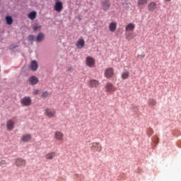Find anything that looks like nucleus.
Instances as JSON below:
<instances>
[{
  "mask_svg": "<svg viewBox=\"0 0 181 181\" xmlns=\"http://www.w3.org/2000/svg\"><path fill=\"white\" fill-rule=\"evenodd\" d=\"M40 28H41V26L40 25H35L34 27H33V30H34V32H36V30H37V29H40Z\"/></svg>",
  "mask_w": 181,
  "mask_h": 181,
  "instance_id": "obj_31",
  "label": "nucleus"
},
{
  "mask_svg": "<svg viewBox=\"0 0 181 181\" xmlns=\"http://www.w3.org/2000/svg\"><path fill=\"white\" fill-rule=\"evenodd\" d=\"M148 104L150 105H156V100H155L154 99H150L148 100Z\"/></svg>",
  "mask_w": 181,
  "mask_h": 181,
  "instance_id": "obj_26",
  "label": "nucleus"
},
{
  "mask_svg": "<svg viewBox=\"0 0 181 181\" xmlns=\"http://www.w3.org/2000/svg\"><path fill=\"white\" fill-rule=\"evenodd\" d=\"M110 6H111V3L110 2V0H106L102 2V9L103 11H108Z\"/></svg>",
  "mask_w": 181,
  "mask_h": 181,
  "instance_id": "obj_9",
  "label": "nucleus"
},
{
  "mask_svg": "<svg viewBox=\"0 0 181 181\" xmlns=\"http://www.w3.org/2000/svg\"><path fill=\"white\" fill-rule=\"evenodd\" d=\"M39 67V64H37V62L33 60L31 62L30 69L33 71H36Z\"/></svg>",
  "mask_w": 181,
  "mask_h": 181,
  "instance_id": "obj_16",
  "label": "nucleus"
},
{
  "mask_svg": "<svg viewBox=\"0 0 181 181\" xmlns=\"http://www.w3.org/2000/svg\"><path fill=\"white\" fill-rule=\"evenodd\" d=\"M84 45H86V41H84V39L83 38H79L76 43L77 49H83L84 47Z\"/></svg>",
  "mask_w": 181,
  "mask_h": 181,
  "instance_id": "obj_10",
  "label": "nucleus"
},
{
  "mask_svg": "<svg viewBox=\"0 0 181 181\" xmlns=\"http://www.w3.org/2000/svg\"><path fill=\"white\" fill-rule=\"evenodd\" d=\"M122 80H127V78H129V71H124L121 74Z\"/></svg>",
  "mask_w": 181,
  "mask_h": 181,
  "instance_id": "obj_22",
  "label": "nucleus"
},
{
  "mask_svg": "<svg viewBox=\"0 0 181 181\" xmlns=\"http://www.w3.org/2000/svg\"><path fill=\"white\" fill-rule=\"evenodd\" d=\"M147 134L149 136H151V135H152V134H153V129H152V128H148L147 129Z\"/></svg>",
  "mask_w": 181,
  "mask_h": 181,
  "instance_id": "obj_30",
  "label": "nucleus"
},
{
  "mask_svg": "<svg viewBox=\"0 0 181 181\" xmlns=\"http://www.w3.org/2000/svg\"><path fill=\"white\" fill-rule=\"evenodd\" d=\"M91 149L93 152H101L103 147L100 143L95 142L92 144Z\"/></svg>",
  "mask_w": 181,
  "mask_h": 181,
  "instance_id": "obj_5",
  "label": "nucleus"
},
{
  "mask_svg": "<svg viewBox=\"0 0 181 181\" xmlns=\"http://www.w3.org/2000/svg\"><path fill=\"white\" fill-rule=\"evenodd\" d=\"M114 76V68H107L105 71V77L111 78Z\"/></svg>",
  "mask_w": 181,
  "mask_h": 181,
  "instance_id": "obj_6",
  "label": "nucleus"
},
{
  "mask_svg": "<svg viewBox=\"0 0 181 181\" xmlns=\"http://www.w3.org/2000/svg\"><path fill=\"white\" fill-rule=\"evenodd\" d=\"M138 57H141V59H144L145 57V55H138Z\"/></svg>",
  "mask_w": 181,
  "mask_h": 181,
  "instance_id": "obj_34",
  "label": "nucleus"
},
{
  "mask_svg": "<svg viewBox=\"0 0 181 181\" xmlns=\"http://www.w3.org/2000/svg\"><path fill=\"white\" fill-rule=\"evenodd\" d=\"M6 22L7 25H12V23H13V19H12V17H11V16H6Z\"/></svg>",
  "mask_w": 181,
  "mask_h": 181,
  "instance_id": "obj_25",
  "label": "nucleus"
},
{
  "mask_svg": "<svg viewBox=\"0 0 181 181\" xmlns=\"http://www.w3.org/2000/svg\"><path fill=\"white\" fill-rule=\"evenodd\" d=\"M45 115L48 118H53L56 115V110L54 109L47 108L45 110Z\"/></svg>",
  "mask_w": 181,
  "mask_h": 181,
  "instance_id": "obj_1",
  "label": "nucleus"
},
{
  "mask_svg": "<svg viewBox=\"0 0 181 181\" xmlns=\"http://www.w3.org/2000/svg\"><path fill=\"white\" fill-rule=\"evenodd\" d=\"M126 39H127V40H132V39H134V36H132V34L129 33L126 35Z\"/></svg>",
  "mask_w": 181,
  "mask_h": 181,
  "instance_id": "obj_28",
  "label": "nucleus"
},
{
  "mask_svg": "<svg viewBox=\"0 0 181 181\" xmlns=\"http://www.w3.org/2000/svg\"><path fill=\"white\" fill-rule=\"evenodd\" d=\"M54 138L57 141H63L64 138V134L62 132H55Z\"/></svg>",
  "mask_w": 181,
  "mask_h": 181,
  "instance_id": "obj_11",
  "label": "nucleus"
},
{
  "mask_svg": "<svg viewBox=\"0 0 181 181\" xmlns=\"http://www.w3.org/2000/svg\"><path fill=\"white\" fill-rule=\"evenodd\" d=\"M47 97H49V92L45 91L42 94V98H47Z\"/></svg>",
  "mask_w": 181,
  "mask_h": 181,
  "instance_id": "obj_29",
  "label": "nucleus"
},
{
  "mask_svg": "<svg viewBox=\"0 0 181 181\" xmlns=\"http://www.w3.org/2000/svg\"><path fill=\"white\" fill-rule=\"evenodd\" d=\"M28 40H35V35H28Z\"/></svg>",
  "mask_w": 181,
  "mask_h": 181,
  "instance_id": "obj_32",
  "label": "nucleus"
},
{
  "mask_svg": "<svg viewBox=\"0 0 181 181\" xmlns=\"http://www.w3.org/2000/svg\"><path fill=\"white\" fill-rule=\"evenodd\" d=\"M32 139V135L30 134H24L21 137V141L23 142H29Z\"/></svg>",
  "mask_w": 181,
  "mask_h": 181,
  "instance_id": "obj_18",
  "label": "nucleus"
},
{
  "mask_svg": "<svg viewBox=\"0 0 181 181\" xmlns=\"http://www.w3.org/2000/svg\"><path fill=\"white\" fill-rule=\"evenodd\" d=\"M54 9L56 12H62L63 11V3L60 1H57Z\"/></svg>",
  "mask_w": 181,
  "mask_h": 181,
  "instance_id": "obj_7",
  "label": "nucleus"
},
{
  "mask_svg": "<svg viewBox=\"0 0 181 181\" xmlns=\"http://www.w3.org/2000/svg\"><path fill=\"white\" fill-rule=\"evenodd\" d=\"M29 83L31 86H35V84H37V83H39V78L35 76H33L30 77Z\"/></svg>",
  "mask_w": 181,
  "mask_h": 181,
  "instance_id": "obj_12",
  "label": "nucleus"
},
{
  "mask_svg": "<svg viewBox=\"0 0 181 181\" xmlns=\"http://www.w3.org/2000/svg\"><path fill=\"white\" fill-rule=\"evenodd\" d=\"M156 9V3L155 1H151L148 5V10L151 12H153Z\"/></svg>",
  "mask_w": 181,
  "mask_h": 181,
  "instance_id": "obj_15",
  "label": "nucleus"
},
{
  "mask_svg": "<svg viewBox=\"0 0 181 181\" xmlns=\"http://www.w3.org/2000/svg\"><path fill=\"white\" fill-rule=\"evenodd\" d=\"M21 103L24 107H28L30 105V104H32V99L30 98V97H24L23 99H21Z\"/></svg>",
  "mask_w": 181,
  "mask_h": 181,
  "instance_id": "obj_3",
  "label": "nucleus"
},
{
  "mask_svg": "<svg viewBox=\"0 0 181 181\" xmlns=\"http://www.w3.org/2000/svg\"><path fill=\"white\" fill-rule=\"evenodd\" d=\"M33 94L34 95H37V94H39V90L37 89L34 90Z\"/></svg>",
  "mask_w": 181,
  "mask_h": 181,
  "instance_id": "obj_33",
  "label": "nucleus"
},
{
  "mask_svg": "<svg viewBox=\"0 0 181 181\" xmlns=\"http://www.w3.org/2000/svg\"><path fill=\"white\" fill-rule=\"evenodd\" d=\"M15 165L17 168H21V166H26V160L23 158H17L15 161Z\"/></svg>",
  "mask_w": 181,
  "mask_h": 181,
  "instance_id": "obj_8",
  "label": "nucleus"
},
{
  "mask_svg": "<svg viewBox=\"0 0 181 181\" xmlns=\"http://www.w3.org/2000/svg\"><path fill=\"white\" fill-rule=\"evenodd\" d=\"M105 88L106 93H114V91L117 90V88L111 83H106Z\"/></svg>",
  "mask_w": 181,
  "mask_h": 181,
  "instance_id": "obj_2",
  "label": "nucleus"
},
{
  "mask_svg": "<svg viewBox=\"0 0 181 181\" xmlns=\"http://www.w3.org/2000/svg\"><path fill=\"white\" fill-rule=\"evenodd\" d=\"M0 166H1V168H6V161L5 160L0 161Z\"/></svg>",
  "mask_w": 181,
  "mask_h": 181,
  "instance_id": "obj_27",
  "label": "nucleus"
},
{
  "mask_svg": "<svg viewBox=\"0 0 181 181\" xmlns=\"http://www.w3.org/2000/svg\"><path fill=\"white\" fill-rule=\"evenodd\" d=\"M56 156V152L49 153L45 156L46 159H53Z\"/></svg>",
  "mask_w": 181,
  "mask_h": 181,
  "instance_id": "obj_24",
  "label": "nucleus"
},
{
  "mask_svg": "<svg viewBox=\"0 0 181 181\" xmlns=\"http://www.w3.org/2000/svg\"><path fill=\"white\" fill-rule=\"evenodd\" d=\"M37 15V13H36V11H32L28 15V18H29V19H30L31 21H35V19H36Z\"/></svg>",
  "mask_w": 181,
  "mask_h": 181,
  "instance_id": "obj_23",
  "label": "nucleus"
},
{
  "mask_svg": "<svg viewBox=\"0 0 181 181\" xmlns=\"http://www.w3.org/2000/svg\"><path fill=\"white\" fill-rule=\"evenodd\" d=\"M100 86V82L95 79H92L90 81V88H97Z\"/></svg>",
  "mask_w": 181,
  "mask_h": 181,
  "instance_id": "obj_14",
  "label": "nucleus"
},
{
  "mask_svg": "<svg viewBox=\"0 0 181 181\" xmlns=\"http://www.w3.org/2000/svg\"><path fill=\"white\" fill-rule=\"evenodd\" d=\"M137 5L139 8L146 6L148 5V0H138Z\"/></svg>",
  "mask_w": 181,
  "mask_h": 181,
  "instance_id": "obj_20",
  "label": "nucleus"
},
{
  "mask_svg": "<svg viewBox=\"0 0 181 181\" xmlns=\"http://www.w3.org/2000/svg\"><path fill=\"white\" fill-rule=\"evenodd\" d=\"M86 66L88 67H94L95 66V60L91 57H87L86 59Z\"/></svg>",
  "mask_w": 181,
  "mask_h": 181,
  "instance_id": "obj_4",
  "label": "nucleus"
},
{
  "mask_svg": "<svg viewBox=\"0 0 181 181\" xmlns=\"http://www.w3.org/2000/svg\"><path fill=\"white\" fill-rule=\"evenodd\" d=\"M109 30L110 32H115L117 30V23L116 22H112L109 24Z\"/></svg>",
  "mask_w": 181,
  "mask_h": 181,
  "instance_id": "obj_17",
  "label": "nucleus"
},
{
  "mask_svg": "<svg viewBox=\"0 0 181 181\" xmlns=\"http://www.w3.org/2000/svg\"><path fill=\"white\" fill-rule=\"evenodd\" d=\"M15 127V122L12 119L7 121L6 127L8 131H12Z\"/></svg>",
  "mask_w": 181,
  "mask_h": 181,
  "instance_id": "obj_13",
  "label": "nucleus"
},
{
  "mask_svg": "<svg viewBox=\"0 0 181 181\" xmlns=\"http://www.w3.org/2000/svg\"><path fill=\"white\" fill-rule=\"evenodd\" d=\"M134 29H135V25L131 23H129L125 28L126 32H132V30H134Z\"/></svg>",
  "mask_w": 181,
  "mask_h": 181,
  "instance_id": "obj_21",
  "label": "nucleus"
},
{
  "mask_svg": "<svg viewBox=\"0 0 181 181\" xmlns=\"http://www.w3.org/2000/svg\"><path fill=\"white\" fill-rule=\"evenodd\" d=\"M165 2H170V0H164Z\"/></svg>",
  "mask_w": 181,
  "mask_h": 181,
  "instance_id": "obj_35",
  "label": "nucleus"
},
{
  "mask_svg": "<svg viewBox=\"0 0 181 181\" xmlns=\"http://www.w3.org/2000/svg\"><path fill=\"white\" fill-rule=\"evenodd\" d=\"M45 40V34H43L42 33H40L37 35L36 38L34 40H35V42H42V40Z\"/></svg>",
  "mask_w": 181,
  "mask_h": 181,
  "instance_id": "obj_19",
  "label": "nucleus"
},
{
  "mask_svg": "<svg viewBox=\"0 0 181 181\" xmlns=\"http://www.w3.org/2000/svg\"><path fill=\"white\" fill-rule=\"evenodd\" d=\"M71 70V68H70L69 70H68V71H70Z\"/></svg>",
  "mask_w": 181,
  "mask_h": 181,
  "instance_id": "obj_36",
  "label": "nucleus"
}]
</instances>
